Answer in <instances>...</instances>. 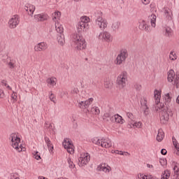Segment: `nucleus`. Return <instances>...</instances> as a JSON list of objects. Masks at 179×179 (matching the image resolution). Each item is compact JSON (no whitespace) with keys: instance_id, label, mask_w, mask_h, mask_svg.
<instances>
[{"instance_id":"obj_57","label":"nucleus","mask_w":179,"mask_h":179,"mask_svg":"<svg viewBox=\"0 0 179 179\" xmlns=\"http://www.w3.org/2000/svg\"><path fill=\"white\" fill-rule=\"evenodd\" d=\"M1 85L2 86H8V83L5 80H1Z\"/></svg>"},{"instance_id":"obj_34","label":"nucleus","mask_w":179,"mask_h":179,"mask_svg":"<svg viewBox=\"0 0 179 179\" xmlns=\"http://www.w3.org/2000/svg\"><path fill=\"white\" fill-rule=\"evenodd\" d=\"M91 113L94 115H99L100 114V109L97 106H94L91 108Z\"/></svg>"},{"instance_id":"obj_48","label":"nucleus","mask_w":179,"mask_h":179,"mask_svg":"<svg viewBox=\"0 0 179 179\" xmlns=\"http://www.w3.org/2000/svg\"><path fill=\"white\" fill-rule=\"evenodd\" d=\"M144 111L143 114L144 115H149V106H144L143 107Z\"/></svg>"},{"instance_id":"obj_31","label":"nucleus","mask_w":179,"mask_h":179,"mask_svg":"<svg viewBox=\"0 0 179 179\" xmlns=\"http://www.w3.org/2000/svg\"><path fill=\"white\" fill-rule=\"evenodd\" d=\"M169 178H170V171L169 170L164 171L161 176V179H169Z\"/></svg>"},{"instance_id":"obj_62","label":"nucleus","mask_w":179,"mask_h":179,"mask_svg":"<svg viewBox=\"0 0 179 179\" xmlns=\"http://www.w3.org/2000/svg\"><path fill=\"white\" fill-rule=\"evenodd\" d=\"M119 155H120V156H124V152L119 151Z\"/></svg>"},{"instance_id":"obj_36","label":"nucleus","mask_w":179,"mask_h":179,"mask_svg":"<svg viewBox=\"0 0 179 179\" xmlns=\"http://www.w3.org/2000/svg\"><path fill=\"white\" fill-rule=\"evenodd\" d=\"M141 107H148V98L143 96L141 99Z\"/></svg>"},{"instance_id":"obj_10","label":"nucleus","mask_w":179,"mask_h":179,"mask_svg":"<svg viewBox=\"0 0 179 179\" xmlns=\"http://www.w3.org/2000/svg\"><path fill=\"white\" fill-rule=\"evenodd\" d=\"M63 146L64 149H66L68 153L70 155H73L75 150H73V144L71 143V141L64 140L63 142Z\"/></svg>"},{"instance_id":"obj_63","label":"nucleus","mask_w":179,"mask_h":179,"mask_svg":"<svg viewBox=\"0 0 179 179\" xmlns=\"http://www.w3.org/2000/svg\"><path fill=\"white\" fill-rule=\"evenodd\" d=\"M7 87V89H8V90H12V87H10V86L8 85L6 86Z\"/></svg>"},{"instance_id":"obj_54","label":"nucleus","mask_w":179,"mask_h":179,"mask_svg":"<svg viewBox=\"0 0 179 179\" xmlns=\"http://www.w3.org/2000/svg\"><path fill=\"white\" fill-rule=\"evenodd\" d=\"M141 2L143 5H149V3H150V0H141Z\"/></svg>"},{"instance_id":"obj_1","label":"nucleus","mask_w":179,"mask_h":179,"mask_svg":"<svg viewBox=\"0 0 179 179\" xmlns=\"http://www.w3.org/2000/svg\"><path fill=\"white\" fill-rule=\"evenodd\" d=\"M90 23V18L89 17L83 16L80 17V20L77 25V31L79 34H73L72 35V41L76 44V50H82L86 48V41H85L80 33L88 30Z\"/></svg>"},{"instance_id":"obj_17","label":"nucleus","mask_w":179,"mask_h":179,"mask_svg":"<svg viewBox=\"0 0 179 179\" xmlns=\"http://www.w3.org/2000/svg\"><path fill=\"white\" fill-rule=\"evenodd\" d=\"M163 10L166 20H171L173 19V13H171V10L167 8H164Z\"/></svg>"},{"instance_id":"obj_27","label":"nucleus","mask_w":179,"mask_h":179,"mask_svg":"<svg viewBox=\"0 0 179 179\" xmlns=\"http://www.w3.org/2000/svg\"><path fill=\"white\" fill-rule=\"evenodd\" d=\"M55 29L56 31L59 33V35L64 34V27H62L61 24L59 23H55Z\"/></svg>"},{"instance_id":"obj_32","label":"nucleus","mask_w":179,"mask_h":179,"mask_svg":"<svg viewBox=\"0 0 179 179\" xmlns=\"http://www.w3.org/2000/svg\"><path fill=\"white\" fill-rule=\"evenodd\" d=\"M104 86L106 89H111V87H113V81L106 79L104 83Z\"/></svg>"},{"instance_id":"obj_51","label":"nucleus","mask_w":179,"mask_h":179,"mask_svg":"<svg viewBox=\"0 0 179 179\" xmlns=\"http://www.w3.org/2000/svg\"><path fill=\"white\" fill-rule=\"evenodd\" d=\"M10 179H20V178H19L17 173H15L10 176Z\"/></svg>"},{"instance_id":"obj_47","label":"nucleus","mask_w":179,"mask_h":179,"mask_svg":"<svg viewBox=\"0 0 179 179\" xmlns=\"http://www.w3.org/2000/svg\"><path fill=\"white\" fill-rule=\"evenodd\" d=\"M131 124H133V125L136 127V128H141L142 127V123L141 122H136L134 123L131 122Z\"/></svg>"},{"instance_id":"obj_39","label":"nucleus","mask_w":179,"mask_h":179,"mask_svg":"<svg viewBox=\"0 0 179 179\" xmlns=\"http://www.w3.org/2000/svg\"><path fill=\"white\" fill-rule=\"evenodd\" d=\"M15 60L10 59V62L7 63L9 69H13L15 68Z\"/></svg>"},{"instance_id":"obj_3","label":"nucleus","mask_w":179,"mask_h":179,"mask_svg":"<svg viewBox=\"0 0 179 179\" xmlns=\"http://www.w3.org/2000/svg\"><path fill=\"white\" fill-rule=\"evenodd\" d=\"M9 140L11 141V146H13V149L19 152L23 151V145H22V143H20V137L17 136V134H11Z\"/></svg>"},{"instance_id":"obj_28","label":"nucleus","mask_w":179,"mask_h":179,"mask_svg":"<svg viewBox=\"0 0 179 179\" xmlns=\"http://www.w3.org/2000/svg\"><path fill=\"white\" fill-rule=\"evenodd\" d=\"M77 102L78 103V104L77 105V107H78L79 108H81V110H85V109L87 108L86 107L85 102L83 101L79 100L78 99V96H77Z\"/></svg>"},{"instance_id":"obj_2","label":"nucleus","mask_w":179,"mask_h":179,"mask_svg":"<svg viewBox=\"0 0 179 179\" xmlns=\"http://www.w3.org/2000/svg\"><path fill=\"white\" fill-rule=\"evenodd\" d=\"M160 97H162L160 91L155 90L154 91V99L156 104L155 110L156 111H159V113H161V124H164L169 122V117H173V112L171 111V109H169L167 106H164V103H160Z\"/></svg>"},{"instance_id":"obj_41","label":"nucleus","mask_w":179,"mask_h":179,"mask_svg":"<svg viewBox=\"0 0 179 179\" xmlns=\"http://www.w3.org/2000/svg\"><path fill=\"white\" fill-rule=\"evenodd\" d=\"M169 58L171 61H176V59H177V55H176V52L171 51L170 52Z\"/></svg>"},{"instance_id":"obj_22","label":"nucleus","mask_w":179,"mask_h":179,"mask_svg":"<svg viewBox=\"0 0 179 179\" xmlns=\"http://www.w3.org/2000/svg\"><path fill=\"white\" fill-rule=\"evenodd\" d=\"M164 138V131H163V129H159L158 134L157 135V141L158 142H162L163 139Z\"/></svg>"},{"instance_id":"obj_60","label":"nucleus","mask_w":179,"mask_h":179,"mask_svg":"<svg viewBox=\"0 0 179 179\" xmlns=\"http://www.w3.org/2000/svg\"><path fill=\"white\" fill-rule=\"evenodd\" d=\"M147 167H148V169H153V165L148 164H147Z\"/></svg>"},{"instance_id":"obj_30","label":"nucleus","mask_w":179,"mask_h":179,"mask_svg":"<svg viewBox=\"0 0 179 179\" xmlns=\"http://www.w3.org/2000/svg\"><path fill=\"white\" fill-rule=\"evenodd\" d=\"M165 36L171 37L173 36V29L170 27H165Z\"/></svg>"},{"instance_id":"obj_5","label":"nucleus","mask_w":179,"mask_h":179,"mask_svg":"<svg viewBox=\"0 0 179 179\" xmlns=\"http://www.w3.org/2000/svg\"><path fill=\"white\" fill-rule=\"evenodd\" d=\"M95 24L96 27H99L101 30H104L107 27V20L103 19V13L96 11L94 13Z\"/></svg>"},{"instance_id":"obj_55","label":"nucleus","mask_w":179,"mask_h":179,"mask_svg":"<svg viewBox=\"0 0 179 179\" xmlns=\"http://www.w3.org/2000/svg\"><path fill=\"white\" fill-rule=\"evenodd\" d=\"M175 85H176L177 89H178V87H179V78L176 79Z\"/></svg>"},{"instance_id":"obj_9","label":"nucleus","mask_w":179,"mask_h":179,"mask_svg":"<svg viewBox=\"0 0 179 179\" xmlns=\"http://www.w3.org/2000/svg\"><path fill=\"white\" fill-rule=\"evenodd\" d=\"M98 38L101 41H106V43H110L112 40L111 34H110V32L107 31L101 32L98 36Z\"/></svg>"},{"instance_id":"obj_52","label":"nucleus","mask_w":179,"mask_h":179,"mask_svg":"<svg viewBox=\"0 0 179 179\" xmlns=\"http://www.w3.org/2000/svg\"><path fill=\"white\" fill-rule=\"evenodd\" d=\"M146 179H159V178H157L156 176H154L153 175H147Z\"/></svg>"},{"instance_id":"obj_15","label":"nucleus","mask_w":179,"mask_h":179,"mask_svg":"<svg viewBox=\"0 0 179 179\" xmlns=\"http://www.w3.org/2000/svg\"><path fill=\"white\" fill-rule=\"evenodd\" d=\"M101 148H111L113 146V143H111V140L109 138H101Z\"/></svg>"},{"instance_id":"obj_20","label":"nucleus","mask_w":179,"mask_h":179,"mask_svg":"<svg viewBox=\"0 0 179 179\" xmlns=\"http://www.w3.org/2000/svg\"><path fill=\"white\" fill-rule=\"evenodd\" d=\"M139 29L140 30H145V31H150V29H149V26H148V24H146V22L145 20H142L140 22L139 24Z\"/></svg>"},{"instance_id":"obj_26","label":"nucleus","mask_w":179,"mask_h":179,"mask_svg":"<svg viewBox=\"0 0 179 179\" xmlns=\"http://www.w3.org/2000/svg\"><path fill=\"white\" fill-rule=\"evenodd\" d=\"M120 26H121V22L119 21H113L112 23V29L113 31H118V29H120Z\"/></svg>"},{"instance_id":"obj_14","label":"nucleus","mask_w":179,"mask_h":179,"mask_svg":"<svg viewBox=\"0 0 179 179\" xmlns=\"http://www.w3.org/2000/svg\"><path fill=\"white\" fill-rule=\"evenodd\" d=\"M98 171H103V173H108L111 171V167L106 164H101L97 166Z\"/></svg>"},{"instance_id":"obj_11","label":"nucleus","mask_w":179,"mask_h":179,"mask_svg":"<svg viewBox=\"0 0 179 179\" xmlns=\"http://www.w3.org/2000/svg\"><path fill=\"white\" fill-rule=\"evenodd\" d=\"M179 78V75H176L174 70L171 69L168 72V82L173 83L176 85V80Z\"/></svg>"},{"instance_id":"obj_38","label":"nucleus","mask_w":179,"mask_h":179,"mask_svg":"<svg viewBox=\"0 0 179 179\" xmlns=\"http://www.w3.org/2000/svg\"><path fill=\"white\" fill-rule=\"evenodd\" d=\"M45 129H48V131L52 130V124L48 123V122H45Z\"/></svg>"},{"instance_id":"obj_58","label":"nucleus","mask_w":179,"mask_h":179,"mask_svg":"<svg viewBox=\"0 0 179 179\" xmlns=\"http://www.w3.org/2000/svg\"><path fill=\"white\" fill-rule=\"evenodd\" d=\"M161 153L164 155H167V150H166V149H162L161 150Z\"/></svg>"},{"instance_id":"obj_25","label":"nucleus","mask_w":179,"mask_h":179,"mask_svg":"<svg viewBox=\"0 0 179 179\" xmlns=\"http://www.w3.org/2000/svg\"><path fill=\"white\" fill-rule=\"evenodd\" d=\"M45 142L49 149V150H52L54 149V146H52V143H51V140L47 136H44Z\"/></svg>"},{"instance_id":"obj_43","label":"nucleus","mask_w":179,"mask_h":179,"mask_svg":"<svg viewBox=\"0 0 179 179\" xmlns=\"http://www.w3.org/2000/svg\"><path fill=\"white\" fill-rule=\"evenodd\" d=\"M94 100V99L93 98H90L89 99H87V101H85V106L87 107V108H89V106H90V104H92V103H93Z\"/></svg>"},{"instance_id":"obj_4","label":"nucleus","mask_w":179,"mask_h":179,"mask_svg":"<svg viewBox=\"0 0 179 179\" xmlns=\"http://www.w3.org/2000/svg\"><path fill=\"white\" fill-rule=\"evenodd\" d=\"M128 82V73L122 71L117 78L116 86L120 90H122L127 86Z\"/></svg>"},{"instance_id":"obj_18","label":"nucleus","mask_w":179,"mask_h":179,"mask_svg":"<svg viewBox=\"0 0 179 179\" xmlns=\"http://www.w3.org/2000/svg\"><path fill=\"white\" fill-rule=\"evenodd\" d=\"M103 120L106 122H114V115L111 113H106L103 115Z\"/></svg>"},{"instance_id":"obj_29","label":"nucleus","mask_w":179,"mask_h":179,"mask_svg":"<svg viewBox=\"0 0 179 179\" xmlns=\"http://www.w3.org/2000/svg\"><path fill=\"white\" fill-rule=\"evenodd\" d=\"M156 17L155 14L151 15L150 17L152 27H156Z\"/></svg>"},{"instance_id":"obj_33","label":"nucleus","mask_w":179,"mask_h":179,"mask_svg":"<svg viewBox=\"0 0 179 179\" xmlns=\"http://www.w3.org/2000/svg\"><path fill=\"white\" fill-rule=\"evenodd\" d=\"M164 100L165 101V104L169 105V103L171 101V96H170L169 93H167L164 96Z\"/></svg>"},{"instance_id":"obj_7","label":"nucleus","mask_w":179,"mask_h":179,"mask_svg":"<svg viewBox=\"0 0 179 179\" xmlns=\"http://www.w3.org/2000/svg\"><path fill=\"white\" fill-rule=\"evenodd\" d=\"M89 162H90V155L89 153L83 154L78 158V166L80 167H85Z\"/></svg>"},{"instance_id":"obj_42","label":"nucleus","mask_w":179,"mask_h":179,"mask_svg":"<svg viewBox=\"0 0 179 179\" xmlns=\"http://www.w3.org/2000/svg\"><path fill=\"white\" fill-rule=\"evenodd\" d=\"M127 117L129 119V121H134L135 120V117H134V114L131 112H127Z\"/></svg>"},{"instance_id":"obj_21","label":"nucleus","mask_w":179,"mask_h":179,"mask_svg":"<svg viewBox=\"0 0 179 179\" xmlns=\"http://www.w3.org/2000/svg\"><path fill=\"white\" fill-rule=\"evenodd\" d=\"M173 176L176 178H178L179 176V164L177 162H173Z\"/></svg>"},{"instance_id":"obj_50","label":"nucleus","mask_w":179,"mask_h":179,"mask_svg":"<svg viewBox=\"0 0 179 179\" xmlns=\"http://www.w3.org/2000/svg\"><path fill=\"white\" fill-rule=\"evenodd\" d=\"M11 97L13 99V100H14L15 101H16L17 100V95H16V92H13V94L11 95Z\"/></svg>"},{"instance_id":"obj_35","label":"nucleus","mask_w":179,"mask_h":179,"mask_svg":"<svg viewBox=\"0 0 179 179\" xmlns=\"http://www.w3.org/2000/svg\"><path fill=\"white\" fill-rule=\"evenodd\" d=\"M59 17H61V12H59V11L55 12L52 17L53 22H57V20H58Z\"/></svg>"},{"instance_id":"obj_61","label":"nucleus","mask_w":179,"mask_h":179,"mask_svg":"<svg viewBox=\"0 0 179 179\" xmlns=\"http://www.w3.org/2000/svg\"><path fill=\"white\" fill-rule=\"evenodd\" d=\"M114 153H115V155H120V150H116L114 151Z\"/></svg>"},{"instance_id":"obj_56","label":"nucleus","mask_w":179,"mask_h":179,"mask_svg":"<svg viewBox=\"0 0 179 179\" xmlns=\"http://www.w3.org/2000/svg\"><path fill=\"white\" fill-rule=\"evenodd\" d=\"M78 92H79V90H78V88H74V89L71 91V93H72V94H78Z\"/></svg>"},{"instance_id":"obj_13","label":"nucleus","mask_w":179,"mask_h":179,"mask_svg":"<svg viewBox=\"0 0 179 179\" xmlns=\"http://www.w3.org/2000/svg\"><path fill=\"white\" fill-rule=\"evenodd\" d=\"M24 10H26V12H27L29 16H31V17H33V14L36 10V6L32 4L28 3L24 6Z\"/></svg>"},{"instance_id":"obj_53","label":"nucleus","mask_w":179,"mask_h":179,"mask_svg":"<svg viewBox=\"0 0 179 179\" xmlns=\"http://www.w3.org/2000/svg\"><path fill=\"white\" fill-rule=\"evenodd\" d=\"M3 97H5V92L0 89V99H3Z\"/></svg>"},{"instance_id":"obj_46","label":"nucleus","mask_w":179,"mask_h":179,"mask_svg":"<svg viewBox=\"0 0 179 179\" xmlns=\"http://www.w3.org/2000/svg\"><path fill=\"white\" fill-rule=\"evenodd\" d=\"M134 89H135L137 92H139L142 89V85H141V84L136 83L134 85Z\"/></svg>"},{"instance_id":"obj_40","label":"nucleus","mask_w":179,"mask_h":179,"mask_svg":"<svg viewBox=\"0 0 179 179\" xmlns=\"http://www.w3.org/2000/svg\"><path fill=\"white\" fill-rule=\"evenodd\" d=\"M67 163L69 164V169H75V164H73V162H72L71 158L67 159Z\"/></svg>"},{"instance_id":"obj_49","label":"nucleus","mask_w":179,"mask_h":179,"mask_svg":"<svg viewBox=\"0 0 179 179\" xmlns=\"http://www.w3.org/2000/svg\"><path fill=\"white\" fill-rule=\"evenodd\" d=\"M159 163L161 166H166L167 165V160L166 159H160Z\"/></svg>"},{"instance_id":"obj_59","label":"nucleus","mask_w":179,"mask_h":179,"mask_svg":"<svg viewBox=\"0 0 179 179\" xmlns=\"http://www.w3.org/2000/svg\"><path fill=\"white\" fill-rule=\"evenodd\" d=\"M146 177H148V176L144 174H140V178L146 179Z\"/></svg>"},{"instance_id":"obj_8","label":"nucleus","mask_w":179,"mask_h":179,"mask_svg":"<svg viewBox=\"0 0 179 179\" xmlns=\"http://www.w3.org/2000/svg\"><path fill=\"white\" fill-rule=\"evenodd\" d=\"M20 23V18L17 15H14L8 21V27L10 29H16Z\"/></svg>"},{"instance_id":"obj_44","label":"nucleus","mask_w":179,"mask_h":179,"mask_svg":"<svg viewBox=\"0 0 179 179\" xmlns=\"http://www.w3.org/2000/svg\"><path fill=\"white\" fill-rule=\"evenodd\" d=\"M34 157L36 159V160H40L41 159V156L38 153V152H33Z\"/></svg>"},{"instance_id":"obj_64","label":"nucleus","mask_w":179,"mask_h":179,"mask_svg":"<svg viewBox=\"0 0 179 179\" xmlns=\"http://www.w3.org/2000/svg\"><path fill=\"white\" fill-rule=\"evenodd\" d=\"M176 103H178V104H179V96L176 99Z\"/></svg>"},{"instance_id":"obj_24","label":"nucleus","mask_w":179,"mask_h":179,"mask_svg":"<svg viewBox=\"0 0 179 179\" xmlns=\"http://www.w3.org/2000/svg\"><path fill=\"white\" fill-rule=\"evenodd\" d=\"M57 42L59 45H64L65 44V36L64 34H61L60 35H58L57 36Z\"/></svg>"},{"instance_id":"obj_6","label":"nucleus","mask_w":179,"mask_h":179,"mask_svg":"<svg viewBox=\"0 0 179 179\" xmlns=\"http://www.w3.org/2000/svg\"><path fill=\"white\" fill-rule=\"evenodd\" d=\"M128 58V50L122 49L115 60V65H121Z\"/></svg>"},{"instance_id":"obj_23","label":"nucleus","mask_w":179,"mask_h":179,"mask_svg":"<svg viewBox=\"0 0 179 179\" xmlns=\"http://www.w3.org/2000/svg\"><path fill=\"white\" fill-rule=\"evenodd\" d=\"M46 83H48V85H50V86H52V87H54V86L57 85V78L55 77L48 78L46 80Z\"/></svg>"},{"instance_id":"obj_45","label":"nucleus","mask_w":179,"mask_h":179,"mask_svg":"<svg viewBox=\"0 0 179 179\" xmlns=\"http://www.w3.org/2000/svg\"><path fill=\"white\" fill-rule=\"evenodd\" d=\"M49 99L51 101H52V103H54L55 104L57 103V101L55 100V95H54V94L50 93L49 94Z\"/></svg>"},{"instance_id":"obj_16","label":"nucleus","mask_w":179,"mask_h":179,"mask_svg":"<svg viewBox=\"0 0 179 179\" xmlns=\"http://www.w3.org/2000/svg\"><path fill=\"white\" fill-rule=\"evenodd\" d=\"M34 19L37 20V22H44L48 20V15L47 14H37L34 16Z\"/></svg>"},{"instance_id":"obj_12","label":"nucleus","mask_w":179,"mask_h":179,"mask_svg":"<svg viewBox=\"0 0 179 179\" xmlns=\"http://www.w3.org/2000/svg\"><path fill=\"white\" fill-rule=\"evenodd\" d=\"M48 48V45L45 42H41L36 44L34 47V50L37 52L41 51H45Z\"/></svg>"},{"instance_id":"obj_19","label":"nucleus","mask_w":179,"mask_h":179,"mask_svg":"<svg viewBox=\"0 0 179 179\" xmlns=\"http://www.w3.org/2000/svg\"><path fill=\"white\" fill-rule=\"evenodd\" d=\"M113 122H116L117 124H124V120H123L122 116L116 114L113 115Z\"/></svg>"},{"instance_id":"obj_37","label":"nucleus","mask_w":179,"mask_h":179,"mask_svg":"<svg viewBox=\"0 0 179 179\" xmlns=\"http://www.w3.org/2000/svg\"><path fill=\"white\" fill-rule=\"evenodd\" d=\"M92 143H94V145H97L98 146H101V139H99L98 137H94V138H92Z\"/></svg>"}]
</instances>
